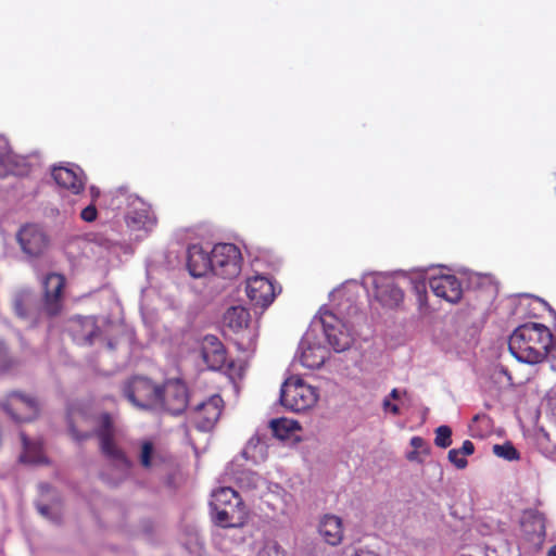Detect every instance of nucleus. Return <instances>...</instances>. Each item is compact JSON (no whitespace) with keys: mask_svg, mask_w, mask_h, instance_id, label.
<instances>
[{"mask_svg":"<svg viewBox=\"0 0 556 556\" xmlns=\"http://www.w3.org/2000/svg\"><path fill=\"white\" fill-rule=\"evenodd\" d=\"M434 444L441 448L452 444V429L448 426L443 425L435 429Z\"/></svg>","mask_w":556,"mask_h":556,"instance_id":"obj_34","label":"nucleus"},{"mask_svg":"<svg viewBox=\"0 0 556 556\" xmlns=\"http://www.w3.org/2000/svg\"><path fill=\"white\" fill-rule=\"evenodd\" d=\"M212 274L224 279L236 278L241 271L242 256L237 245L217 243L211 249Z\"/></svg>","mask_w":556,"mask_h":556,"instance_id":"obj_8","label":"nucleus"},{"mask_svg":"<svg viewBox=\"0 0 556 556\" xmlns=\"http://www.w3.org/2000/svg\"><path fill=\"white\" fill-rule=\"evenodd\" d=\"M362 285L367 293H372L375 299L389 308L397 307L404 293L397 285L395 276L387 273H367L362 278Z\"/></svg>","mask_w":556,"mask_h":556,"instance_id":"obj_5","label":"nucleus"},{"mask_svg":"<svg viewBox=\"0 0 556 556\" xmlns=\"http://www.w3.org/2000/svg\"><path fill=\"white\" fill-rule=\"evenodd\" d=\"M149 291V289H142V296Z\"/></svg>","mask_w":556,"mask_h":556,"instance_id":"obj_52","label":"nucleus"},{"mask_svg":"<svg viewBox=\"0 0 556 556\" xmlns=\"http://www.w3.org/2000/svg\"><path fill=\"white\" fill-rule=\"evenodd\" d=\"M547 356L552 361V367L556 370V337L552 336V343L548 348Z\"/></svg>","mask_w":556,"mask_h":556,"instance_id":"obj_44","label":"nucleus"},{"mask_svg":"<svg viewBox=\"0 0 556 556\" xmlns=\"http://www.w3.org/2000/svg\"><path fill=\"white\" fill-rule=\"evenodd\" d=\"M123 392L132 406L147 413L180 415L188 406L187 388L179 380L159 384L148 377L135 376L125 382Z\"/></svg>","mask_w":556,"mask_h":556,"instance_id":"obj_1","label":"nucleus"},{"mask_svg":"<svg viewBox=\"0 0 556 556\" xmlns=\"http://www.w3.org/2000/svg\"><path fill=\"white\" fill-rule=\"evenodd\" d=\"M352 556H379L378 554H376L375 552L372 551H369V549H364V548H359V549H356Z\"/></svg>","mask_w":556,"mask_h":556,"instance_id":"obj_46","label":"nucleus"},{"mask_svg":"<svg viewBox=\"0 0 556 556\" xmlns=\"http://www.w3.org/2000/svg\"><path fill=\"white\" fill-rule=\"evenodd\" d=\"M420 452L419 451H416V450H413L410 452H408L406 454V458L409 460V462H417V463H421L422 459L419 457L420 456Z\"/></svg>","mask_w":556,"mask_h":556,"instance_id":"obj_45","label":"nucleus"},{"mask_svg":"<svg viewBox=\"0 0 556 556\" xmlns=\"http://www.w3.org/2000/svg\"><path fill=\"white\" fill-rule=\"evenodd\" d=\"M52 178L59 187L68 190L73 194H79L86 185V176L83 169L75 164L54 166Z\"/></svg>","mask_w":556,"mask_h":556,"instance_id":"obj_14","label":"nucleus"},{"mask_svg":"<svg viewBox=\"0 0 556 556\" xmlns=\"http://www.w3.org/2000/svg\"><path fill=\"white\" fill-rule=\"evenodd\" d=\"M250 320L249 312L241 306L228 308L224 315V323L233 331H239L248 326Z\"/></svg>","mask_w":556,"mask_h":556,"instance_id":"obj_24","label":"nucleus"},{"mask_svg":"<svg viewBox=\"0 0 556 556\" xmlns=\"http://www.w3.org/2000/svg\"><path fill=\"white\" fill-rule=\"evenodd\" d=\"M463 456H469L475 452V445L471 441L466 440L463 442L460 448H457Z\"/></svg>","mask_w":556,"mask_h":556,"instance_id":"obj_43","label":"nucleus"},{"mask_svg":"<svg viewBox=\"0 0 556 556\" xmlns=\"http://www.w3.org/2000/svg\"><path fill=\"white\" fill-rule=\"evenodd\" d=\"M237 481L241 488L253 490L260 485L262 478L256 472L244 470L238 475Z\"/></svg>","mask_w":556,"mask_h":556,"instance_id":"obj_33","label":"nucleus"},{"mask_svg":"<svg viewBox=\"0 0 556 556\" xmlns=\"http://www.w3.org/2000/svg\"><path fill=\"white\" fill-rule=\"evenodd\" d=\"M22 252L29 258L40 256L48 247V237L43 229L36 224H27L16 233Z\"/></svg>","mask_w":556,"mask_h":556,"instance_id":"obj_10","label":"nucleus"},{"mask_svg":"<svg viewBox=\"0 0 556 556\" xmlns=\"http://www.w3.org/2000/svg\"><path fill=\"white\" fill-rule=\"evenodd\" d=\"M154 447L153 444L149 441L143 442L141 446V453H140V464L144 468H150L152 466V454H153Z\"/></svg>","mask_w":556,"mask_h":556,"instance_id":"obj_36","label":"nucleus"},{"mask_svg":"<svg viewBox=\"0 0 556 556\" xmlns=\"http://www.w3.org/2000/svg\"><path fill=\"white\" fill-rule=\"evenodd\" d=\"M492 452L495 456L507 462H514L520 458V453L510 442H505L504 444H494Z\"/></svg>","mask_w":556,"mask_h":556,"instance_id":"obj_31","label":"nucleus"},{"mask_svg":"<svg viewBox=\"0 0 556 556\" xmlns=\"http://www.w3.org/2000/svg\"><path fill=\"white\" fill-rule=\"evenodd\" d=\"M90 197H91V202L94 203V201L100 197L99 188L91 186L90 187Z\"/></svg>","mask_w":556,"mask_h":556,"instance_id":"obj_48","label":"nucleus"},{"mask_svg":"<svg viewBox=\"0 0 556 556\" xmlns=\"http://www.w3.org/2000/svg\"><path fill=\"white\" fill-rule=\"evenodd\" d=\"M224 401L220 395L214 394L206 401L197 403L194 412L203 413L205 417H220L223 413Z\"/></svg>","mask_w":556,"mask_h":556,"instance_id":"obj_25","label":"nucleus"},{"mask_svg":"<svg viewBox=\"0 0 556 556\" xmlns=\"http://www.w3.org/2000/svg\"><path fill=\"white\" fill-rule=\"evenodd\" d=\"M28 173V162L25 156L14 154L7 141L0 136V178L11 175L22 176Z\"/></svg>","mask_w":556,"mask_h":556,"instance_id":"obj_15","label":"nucleus"},{"mask_svg":"<svg viewBox=\"0 0 556 556\" xmlns=\"http://www.w3.org/2000/svg\"><path fill=\"white\" fill-rule=\"evenodd\" d=\"M79 216L86 223L94 222L97 219V217H98V211H97V207H96L94 203L91 202L88 205H86L80 211Z\"/></svg>","mask_w":556,"mask_h":556,"instance_id":"obj_37","label":"nucleus"},{"mask_svg":"<svg viewBox=\"0 0 556 556\" xmlns=\"http://www.w3.org/2000/svg\"><path fill=\"white\" fill-rule=\"evenodd\" d=\"M269 428L277 439L289 441L291 445L302 441L296 434L302 429L296 419H270Z\"/></svg>","mask_w":556,"mask_h":556,"instance_id":"obj_21","label":"nucleus"},{"mask_svg":"<svg viewBox=\"0 0 556 556\" xmlns=\"http://www.w3.org/2000/svg\"><path fill=\"white\" fill-rule=\"evenodd\" d=\"M257 556H287L277 542L268 541L260 549Z\"/></svg>","mask_w":556,"mask_h":556,"instance_id":"obj_35","label":"nucleus"},{"mask_svg":"<svg viewBox=\"0 0 556 556\" xmlns=\"http://www.w3.org/2000/svg\"><path fill=\"white\" fill-rule=\"evenodd\" d=\"M551 343L552 333L546 326L528 323L510 334L508 350L520 363L538 364L547 356Z\"/></svg>","mask_w":556,"mask_h":556,"instance_id":"obj_2","label":"nucleus"},{"mask_svg":"<svg viewBox=\"0 0 556 556\" xmlns=\"http://www.w3.org/2000/svg\"><path fill=\"white\" fill-rule=\"evenodd\" d=\"M68 331L73 341L78 345H90L100 333L97 319L93 316H77L71 319Z\"/></svg>","mask_w":556,"mask_h":556,"instance_id":"obj_17","label":"nucleus"},{"mask_svg":"<svg viewBox=\"0 0 556 556\" xmlns=\"http://www.w3.org/2000/svg\"><path fill=\"white\" fill-rule=\"evenodd\" d=\"M201 355L211 370H219L226 364V350L217 337L207 334L201 343Z\"/></svg>","mask_w":556,"mask_h":556,"instance_id":"obj_18","label":"nucleus"},{"mask_svg":"<svg viewBox=\"0 0 556 556\" xmlns=\"http://www.w3.org/2000/svg\"><path fill=\"white\" fill-rule=\"evenodd\" d=\"M410 445L414 447V450L419 451L422 454L428 455L430 453L429 446L421 437H413L410 439Z\"/></svg>","mask_w":556,"mask_h":556,"instance_id":"obj_41","label":"nucleus"},{"mask_svg":"<svg viewBox=\"0 0 556 556\" xmlns=\"http://www.w3.org/2000/svg\"><path fill=\"white\" fill-rule=\"evenodd\" d=\"M317 399L316 389L299 377L288 378L280 389V404L292 413H304L315 405Z\"/></svg>","mask_w":556,"mask_h":556,"instance_id":"obj_6","label":"nucleus"},{"mask_svg":"<svg viewBox=\"0 0 556 556\" xmlns=\"http://www.w3.org/2000/svg\"><path fill=\"white\" fill-rule=\"evenodd\" d=\"M108 346H109L110 349H113V348H114V345H113V343H112L111 341H109V342H108Z\"/></svg>","mask_w":556,"mask_h":556,"instance_id":"obj_51","label":"nucleus"},{"mask_svg":"<svg viewBox=\"0 0 556 556\" xmlns=\"http://www.w3.org/2000/svg\"><path fill=\"white\" fill-rule=\"evenodd\" d=\"M194 424L192 425L193 428L201 432H207L215 426V422L217 419H193Z\"/></svg>","mask_w":556,"mask_h":556,"instance_id":"obj_40","label":"nucleus"},{"mask_svg":"<svg viewBox=\"0 0 556 556\" xmlns=\"http://www.w3.org/2000/svg\"><path fill=\"white\" fill-rule=\"evenodd\" d=\"M34 303V294L29 290H22L14 296V311L21 318L31 317V305Z\"/></svg>","mask_w":556,"mask_h":556,"instance_id":"obj_26","label":"nucleus"},{"mask_svg":"<svg viewBox=\"0 0 556 556\" xmlns=\"http://www.w3.org/2000/svg\"><path fill=\"white\" fill-rule=\"evenodd\" d=\"M501 374H503L504 376H506V377H507L508 382L510 383V381H511V377L509 376V374L507 372V370H506V369H504V368H502V369H501Z\"/></svg>","mask_w":556,"mask_h":556,"instance_id":"obj_50","label":"nucleus"},{"mask_svg":"<svg viewBox=\"0 0 556 556\" xmlns=\"http://www.w3.org/2000/svg\"><path fill=\"white\" fill-rule=\"evenodd\" d=\"M309 329L317 334L323 331L325 343L334 352L348 350L354 340V330L348 321L340 318L331 311L321 308L318 317L312 321Z\"/></svg>","mask_w":556,"mask_h":556,"instance_id":"obj_4","label":"nucleus"},{"mask_svg":"<svg viewBox=\"0 0 556 556\" xmlns=\"http://www.w3.org/2000/svg\"><path fill=\"white\" fill-rule=\"evenodd\" d=\"M428 285L434 295L448 303H457L462 299V283L457 277L452 274L440 273L438 275H431L428 278Z\"/></svg>","mask_w":556,"mask_h":556,"instance_id":"obj_12","label":"nucleus"},{"mask_svg":"<svg viewBox=\"0 0 556 556\" xmlns=\"http://www.w3.org/2000/svg\"><path fill=\"white\" fill-rule=\"evenodd\" d=\"M327 356L326 344L318 340L317 334L308 328L300 342L296 357L304 367L315 369L325 363Z\"/></svg>","mask_w":556,"mask_h":556,"instance_id":"obj_9","label":"nucleus"},{"mask_svg":"<svg viewBox=\"0 0 556 556\" xmlns=\"http://www.w3.org/2000/svg\"><path fill=\"white\" fill-rule=\"evenodd\" d=\"M71 433L76 441H85L93 435V432H79L74 426H71Z\"/></svg>","mask_w":556,"mask_h":556,"instance_id":"obj_42","label":"nucleus"},{"mask_svg":"<svg viewBox=\"0 0 556 556\" xmlns=\"http://www.w3.org/2000/svg\"><path fill=\"white\" fill-rule=\"evenodd\" d=\"M539 415L556 417V388L551 389L542 400L539 407Z\"/></svg>","mask_w":556,"mask_h":556,"instance_id":"obj_32","label":"nucleus"},{"mask_svg":"<svg viewBox=\"0 0 556 556\" xmlns=\"http://www.w3.org/2000/svg\"><path fill=\"white\" fill-rule=\"evenodd\" d=\"M522 525L527 531H531L539 538L545 536V518L542 513L536 510L527 513L523 517Z\"/></svg>","mask_w":556,"mask_h":556,"instance_id":"obj_28","label":"nucleus"},{"mask_svg":"<svg viewBox=\"0 0 556 556\" xmlns=\"http://www.w3.org/2000/svg\"><path fill=\"white\" fill-rule=\"evenodd\" d=\"M112 208L124 213L127 228L131 232L147 235L156 226V216L150 204L136 194L118 190L111 202Z\"/></svg>","mask_w":556,"mask_h":556,"instance_id":"obj_3","label":"nucleus"},{"mask_svg":"<svg viewBox=\"0 0 556 556\" xmlns=\"http://www.w3.org/2000/svg\"><path fill=\"white\" fill-rule=\"evenodd\" d=\"M214 511V522L223 528H237L244 523V513L240 506L237 493L230 489H222L211 503Z\"/></svg>","mask_w":556,"mask_h":556,"instance_id":"obj_7","label":"nucleus"},{"mask_svg":"<svg viewBox=\"0 0 556 556\" xmlns=\"http://www.w3.org/2000/svg\"><path fill=\"white\" fill-rule=\"evenodd\" d=\"M319 534L330 545L336 546L343 538L341 519L334 515H326L318 527Z\"/></svg>","mask_w":556,"mask_h":556,"instance_id":"obj_22","label":"nucleus"},{"mask_svg":"<svg viewBox=\"0 0 556 556\" xmlns=\"http://www.w3.org/2000/svg\"><path fill=\"white\" fill-rule=\"evenodd\" d=\"M21 366V362L13 357L8 346L0 340V376L15 375Z\"/></svg>","mask_w":556,"mask_h":556,"instance_id":"obj_27","label":"nucleus"},{"mask_svg":"<svg viewBox=\"0 0 556 556\" xmlns=\"http://www.w3.org/2000/svg\"><path fill=\"white\" fill-rule=\"evenodd\" d=\"M260 444V439L256 437L251 438L245 447L241 452V456L245 459L254 458V454H251L252 450H255Z\"/></svg>","mask_w":556,"mask_h":556,"instance_id":"obj_39","label":"nucleus"},{"mask_svg":"<svg viewBox=\"0 0 556 556\" xmlns=\"http://www.w3.org/2000/svg\"><path fill=\"white\" fill-rule=\"evenodd\" d=\"M406 395V391L400 389H393L388 397L383 401V407L388 414H400V404H402L403 397Z\"/></svg>","mask_w":556,"mask_h":556,"instance_id":"obj_30","label":"nucleus"},{"mask_svg":"<svg viewBox=\"0 0 556 556\" xmlns=\"http://www.w3.org/2000/svg\"><path fill=\"white\" fill-rule=\"evenodd\" d=\"M23 453L20 456L22 463L31 465L47 464L48 460L42 453L41 443L29 440L25 433H21Z\"/></svg>","mask_w":556,"mask_h":556,"instance_id":"obj_23","label":"nucleus"},{"mask_svg":"<svg viewBox=\"0 0 556 556\" xmlns=\"http://www.w3.org/2000/svg\"><path fill=\"white\" fill-rule=\"evenodd\" d=\"M38 513L46 519L59 523L62 518V509L60 501H54L52 504L38 502L36 504Z\"/></svg>","mask_w":556,"mask_h":556,"instance_id":"obj_29","label":"nucleus"},{"mask_svg":"<svg viewBox=\"0 0 556 556\" xmlns=\"http://www.w3.org/2000/svg\"><path fill=\"white\" fill-rule=\"evenodd\" d=\"M459 455L462 454L457 448H452L448 451L447 458L456 468L464 469L467 467L468 462L465 457H460Z\"/></svg>","mask_w":556,"mask_h":556,"instance_id":"obj_38","label":"nucleus"},{"mask_svg":"<svg viewBox=\"0 0 556 556\" xmlns=\"http://www.w3.org/2000/svg\"><path fill=\"white\" fill-rule=\"evenodd\" d=\"M245 290L250 301L262 309L268 307L276 296L274 283L265 276L249 278Z\"/></svg>","mask_w":556,"mask_h":556,"instance_id":"obj_13","label":"nucleus"},{"mask_svg":"<svg viewBox=\"0 0 556 556\" xmlns=\"http://www.w3.org/2000/svg\"><path fill=\"white\" fill-rule=\"evenodd\" d=\"M187 269L193 278L205 277L212 273L211 249L201 244H191L187 250Z\"/></svg>","mask_w":556,"mask_h":556,"instance_id":"obj_16","label":"nucleus"},{"mask_svg":"<svg viewBox=\"0 0 556 556\" xmlns=\"http://www.w3.org/2000/svg\"><path fill=\"white\" fill-rule=\"evenodd\" d=\"M101 417L108 418L111 417L109 414H103Z\"/></svg>","mask_w":556,"mask_h":556,"instance_id":"obj_53","label":"nucleus"},{"mask_svg":"<svg viewBox=\"0 0 556 556\" xmlns=\"http://www.w3.org/2000/svg\"><path fill=\"white\" fill-rule=\"evenodd\" d=\"M2 407L9 417H20V415L26 409L37 413L39 408V401L31 395L13 392L2 404Z\"/></svg>","mask_w":556,"mask_h":556,"instance_id":"obj_20","label":"nucleus"},{"mask_svg":"<svg viewBox=\"0 0 556 556\" xmlns=\"http://www.w3.org/2000/svg\"><path fill=\"white\" fill-rule=\"evenodd\" d=\"M547 556H556V545H553L548 552H547Z\"/></svg>","mask_w":556,"mask_h":556,"instance_id":"obj_49","label":"nucleus"},{"mask_svg":"<svg viewBox=\"0 0 556 556\" xmlns=\"http://www.w3.org/2000/svg\"><path fill=\"white\" fill-rule=\"evenodd\" d=\"M94 433L99 438L101 451L106 457L126 463L123 452L114 443L115 429L112 419H102Z\"/></svg>","mask_w":556,"mask_h":556,"instance_id":"obj_19","label":"nucleus"},{"mask_svg":"<svg viewBox=\"0 0 556 556\" xmlns=\"http://www.w3.org/2000/svg\"><path fill=\"white\" fill-rule=\"evenodd\" d=\"M43 300L41 312L49 316L58 315L63 305L62 291L65 286V278L56 273L48 274L42 281Z\"/></svg>","mask_w":556,"mask_h":556,"instance_id":"obj_11","label":"nucleus"},{"mask_svg":"<svg viewBox=\"0 0 556 556\" xmlns=\"http://www.w3.org/2000/svg\"><path fill=\"white\" fill-rule=\"evenodd\" d=\"M539 432L540 434L548 442H553L554 439L552 438V434L545 429V427H540L539 428Z\"/></svg>","mask_w":556,"mask_h":556,"instance_id":"obj_47","label":"nucleus"}]
</instances>
